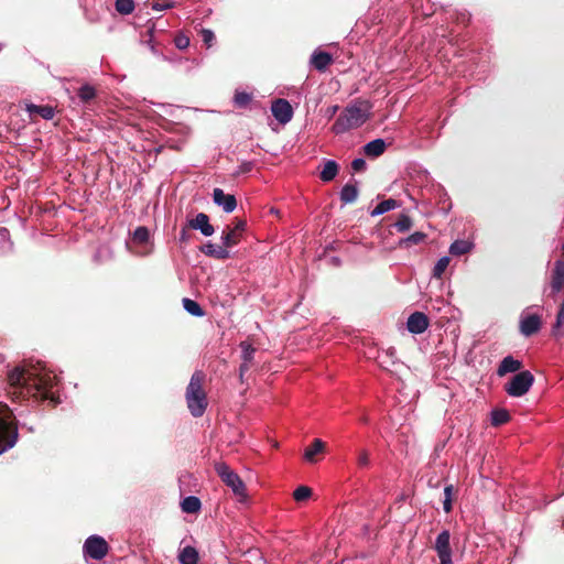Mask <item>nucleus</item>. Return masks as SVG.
<instances>
[{"instance_id":"f257e3e1","label":"nucleus","mask_w":564,"mask_h":564,"mask_svg":"<svg viewBox=\"0 0 564 564\" xmlns=\"http://www.w3.org/2000/svg\"><path fill=\"white\" fill-rule=\"evenodd\" d=\"M8 393L11 399L26 400H53L52 388L55 386L56 377L46 371L40 365L24 364L17 366L8 372Z\"/></svg>"},{"instance_id":"f03ea898","label":"nucleus","mask_w":564,"mask_h":564,"mask_svg":"<svg viewBox=\"0 0 564 564\" xmlns=\"http://www.w3.org/2000/svg\"><path fill=\"white\" fill-rule=\"evenodd\" d=\"M370 108V102L366 100H359L348 106L334 122L332 131L335 134H341L350 129L362 126L369 119Z\"/></svg>"},{"instance_id":"7ed1b4c3","label":"nucleus","mask_w":564,"mask_h":564,"mask_svg":"<svg viewBox=\"0 0 564 564\" xmlns=\"http://www.w3.org/2000/svg\"><path fill=\"white\" fill-rule=\"evenodd\" d=\"M205 373L203 371H195L186 388L185 400L191 414L194 417H200L208 405L207 394L203 388L205 382Z\"/></svg>"},{"instance_id":"20e7f679","label":"nucleus","mask_w":564,"mask_h":564,"mask_svg":"<svg viewBox=\"0 0 564 564\" xmlns=\"http://www.w3.org/2000/svg\"><path fill=\"white\" fill-rule=\"evenodd\" d=\"M17 441L14 415L7 404L0 403V454L13 447Z\"/></svg>"},{"instance_id":"39448f33","label":"nucleus","mask_w":564,"mask_h":564,"mask_svg":"<svg viewBox=\"0 0 564 564\" xmlns=\"http://www.w3.org/2000/svg\"><path fill=\"white\" fill-rule=\"evenodd\" d=\"M214 468L221 481L239 497V501H245L247 499V488L240 476L225 462L215 463Z\"/></svg>"},{"instance_id":"423d86ee","label":"nucleus","mask_w":564,"mask_h":564,"mask_svg":"<svg viewBox=\"0 0 564 564\" xmlns=\"http://www.w3.org/2000/svg\"><path fill=\"white\" fill-rule=\"evenodd\" d=\"M534 382V377L529 370H523L516 373L509 382L505 384V391L510 397L524 395Z\"/></svg>"},{"instance_id":"0eeeda50","label":"nucleus","mask_w":564,"mask_h":564,"mask_svg":"<svg viewBox=\"0 0 564 564\" xmlns=\"http://www.w3.org/2000/svg\"><path fill=\"white\" fill-rule=\"evenodd\" d=\"M246 228L247 221L242 218H235L232 220V225L226 226L221 236V240L225 247L232 248L234 246L238 245Z\"/></svg>"},{"instance_id":"6e6552de","label":"nucleus","mask_w":564,"mask_h":564,"mask_svg":"<svg viewBox=\"0 0 564 564\" xmlns=\"http://www.w3.org/2000/svg\"><path fill=\"white\" fill-rule=\"evenodd\" d=\"M109 551L106 540L99 535L89 536L84 543V552L94 560H102Z\"/></svg>"},{"instance_id":"1a4fd4ad","label":"nucleus","mask_w":564,"mask_h":564,"mask_svg":"<svg viewBox=\"0 0 564 564\" xmlns=\"http://www.w3.org/2000/svg\"><path fill=\"white\" fill-rule=\"evenodd\" d=\"M449 540L451 534L447 530L442 531L436 538L434 550L440 558V564H453Z\"/></svg>"},{"instance_id":"9d476101","label":"nucleus","mask_w":564,"mask_h":564,"mask_svg":"<svg viewBox=\"0 0 564 564\" xmlns=\"http://www.w3.org/2000/svg\"><path fill=\"white\" fill-rule=\"evenodd\" d=\"M273 117L281 123L286 124L293 118V108L286 99H275L271 106Z\"/></svg>"},{"instance_id":"9b49d317","label":"nucleus","mask_w":564,"mask_h":564,"mask_svg":"<svg viewBox=\"0 0 564 564\" xmlns=\"http://www.w3.org/2000/svg\"><path fill=\"white\" fill-rule=\"evenodd\" d=\"M189 229L199 230L205 237L214 235L215 228L209 223V216L205 213H198L195 218L187 221Z\"/></svg>"},{"instance_id":"f8f14e48","label":"nucleus","mask_w":564,"mask_h":564,"mask_svg":"<svg viewBox=\"0 0 564 564\" xmlns=\"http://www.w3.org/2000/svg\"><path fill=\"white\" fill-rule=\"evenodd\" d=\"M430 325L429 317L422 312L412 313L406 322V328L412 334L424 333Z\"/></svg>"},{"instance_id":"ddd939ff","label":"nucleus","mask_w":564,"mask_h":564,"mask_svg":"<svg viewBox=\"0 0 564 564\" xmlns=\"http://www.w3.org/2000/svg\"><path fill=\"white\" fill-rule=\"evenodd\" d=\"M213 200L220 206L225 213H231L237 207V199L231 194H226L221 188H214Z\"/></svg>"},{"instance_id":"4468645a","label":"nucleus","mask_w":564,"mask_h":564,"mask_svg":"<svg viewBox=\"0 0 564 564\" xmlns=\"http://www.w3.org/2000/svg\"><path fill=\"white\" fill-rule=\"evenodd\" d=\"M240 348L242 351V355H241L242 362L239 367V378H240V381L243 382V376L250 369V367L253 362V358H254V354H256L257 349L253 346H251L250 344H248L247 341H241Z\"/></svg>"},{"instance_id":"2eb2a0df","label":"nucleus","mask_w":564,"mask_h":564,"mask_svg":"<svg viewBox=\"0 0 564 564\" xmlns=\"http://www.w3.org/2000/svg\"><path fill=\"white\" fill-rule=\"evenodd\" d=\"M541 317L536 314H530L520 322V332L522 335L530 337L536 334L541 328Z\"/></svg>"},{"instance_id":"dca6fc26","label":"nucleus","mask_w":564,"mask_h":564,"mask_svg":"<svg viewBox=\"0 0 564 564\" xmlns=\"http://www.w3.org/2000/svg\"><path fill=\"white\" fill-rule=\"evenodd\" d=\"M228 248L229 247H225L224 243H223V246H217L212 242H207L199 247V251L203 252L207 257H212V258H215L218 260H225L230 257Z\"/></svg>"},{"instance_id":"f3484780","label":"nucleus","mask_w":564,"mask_h":564,"mask_svg":"<svg viewBox=\"0 0 564 564\" xmlns=\"http://www.w3.org/2000/svg\"><path fill=\"white\" fill-rule=\"evenodd\" d=\"M522 367V361L514 359L512 356H507L500 361L497 369V375L499 377H503L510 372H520Z\"/></svg>"},{"instance_id":"a211bd4d","label":"nucleus","mask_w":564,"mask_h":564,"mask_svg":"<svg viewBox=\"0 0 564 564\" xmlns=\"http://www.w3.org/2000/svg\"><path fill=\"white\" fill-rule=\"evenodd\" d=\"M333 63V56L323 51H316L311 57V64L318 72H325L326 68Z\"/></svg>"},{"instance_id":"6ab92c4d","label":"nucleus","mask_w":564,"mask_h":564,"mask_svg":"<svg viewBox=\"0 0 564 564\" xmlns=\"http://www.w3.org/2000/svg\"><path fill=\"white\" fill-rule=\"evenodd\" d=\"M326 444L319 438H315L312 444L305 448L304 451V458L308 463H316L317 458L316 456L318 454H323L325 451Z\"/></svg>"},{"instance_id":"aec40b11","label":"nucleus","mask_w":564,"mask_h":564,"mask_svg":"<svg viewBox=\"0 0 564 564\" xmlns=\"http://www.w3.org/2000/svg\"><path fill=\"white\" fill-rule=\"evenodd\" d=\"M387 144L383 139H375L364 147V153L369 158H378L386 151Z\"/></svg>"},{"instance_id":"412c9836","label":"nucleus","mask_w":564,"mask_h":564,"mask_svg":"<svg viewBox=\"0 0 564 564\" xmlns=\"http://www.w3.org/2000/svg\"><path fill=\"white\" fill-rule=\"evenodd\" d=\"M338 171H339L338 163L333 160H328L324 163V167H323L322 172L319 173V178L323 182H330L337 176Z\"/></svg>"},{"instance_id":"4be33fe9","label":"nucleus","mask_w":564,"mask_h":564,"mask_svg":"<svg viewBox=\"0 0 564 564\" xmlns=\"http://www.w3.org/2000/svg\"><path fill=\"white\" fill-rule=\"evenodd\" d=\"M28 112L30 116L37 115L42 117L43 119H52L55 115V110L52 106L45 105V106H36V105H28L26 107Z\"/></svg>"},{"instance_id":"5701e85b","label":"nucleus","mask_w":564,"mask_h":564,"mask_svg":"<svg viewBox=\"0 0 564 564\" xmlns=\"http://www.w3.org/2000/svg\"><path fill=\"white\" fill-rule=\"evenodd\" d=\"M358 197V188L355 184L347 183L340 191V200L344 204H351Z\"/></svg>"},{"instance_id":"b1692460","label":"nucleus","mask_w":564,"mask_h":564,"mask_svg":"<svg viewBox=\"0 0 564 564\" xmlns=\"http://www.w3.org/2000/svg\"><path fill=\"white\" fill-rule=\"evenodd\" d=\"M178 560L181 564H197L198 562V553L193 546H185L180 555Z\"/></svg>"},{"instance_id":"393cba45","label":"nucleus","mask_w":564,"mask_h":564,"mask_svg":"<svg viewBox=\"0 0 564 564\" xmlns=\"http://www.w3.org/2000/svg\"><path fill=\"white\" fill-rule=\"evenodd\" d=\"M473 243L468 240H455L449 247V253L453 256H463L468 253Z\"/></svg>"},{"instance_id":"a878e982","label":"nucleus","mask_w":564,"mask_h":564,"mask_svg":"<svg viewBox=\"0 0 564 564\" xmlns=\"http://www.w3.org/2000/svg\"><path fill=\"white\" fill-rule=\"evenodd\" d=\"M200 500L195 496H188L181 502V508L186 513H196L200 510Z\"/></svg>"},{"instance_id":"bb28decb","label":"nucleus","mask_w":564,"mask_h":564,"mask_svg":"<svg viewBox=\"0 0 564 564\" xmlns=\"http://www.w3.org/2000/svg\"><path fill=\"white\" fill-rule=\"evenodd\" d=\"M399 206L398 202L393 198H389L379 203L370 213L372 217L382 215L391 209Z\"/></svg>"},{"instance_id":"cd10ccee","label":"nucleus","mask_w":564,"mask_h":564,"mask_svg":"<svg viewBox=\"0 0 564 564\" xmlns=\"http://www.w3.org/2000/svg\"><path fill=\"white\" fill-rule=\"evenodd\" d=\"M183 306H184L185 311L193 316L202 317L205 314L202 306L194 300H191L187 297L183 299Z\"/></svg>"},{"instance_id":"c85d7f7f","label":"nucleus","mask_w":564,"mask_h":564,"mask_svg":"<svg viewBox=\"0 0 564 564\" xmlns=\"http://www.w3.org/2000/svg\"><path fill=\"white\" fill-rule=\"evenodd\" d=\"M510 421V414L505 409H496L491 412V425L500 426Z\"/></svg>"},{"instance_id":"c756f323","label":"nucleus","mask_w":564,"mask_h":564,"mask_svg":"<svg viewBox=\"0 0 564 564\" xmlns=\"http://www.w3.org/2000/svg\"><path fill=\"white\" fill-rule=\"evenodd\" d=\"M77 95L84 104H88L96 98V89L91 85L85 84L78 89Z\"/></svg>"},{"instance_id":"7c9ffc66","label":"nucleus","mask_w":564,"mask_h":564,"mask_svg":"<svg viewBox=\"0 0 564 564\" xmlns=\"http://www.w3.org/2000/svg\"><path fill=\"white\" fill-rule=\"evenodd\" d=\"M425 238H426V235L424 232L416 231V232L410 235L409 237L401 239L399 242V246L409 248L413 245H419V243L423 242L425 240Z\"/></svg>"},{"instance_id":"2f4dec72","label":"nucleus","mask_w":564,"mask_h":564,"mask_svg":"<svg viewBox=\"0 0 564 564\" xmlns=\"http://www.w3.org/2000/svg\"><path fill=\"white\" fill-rule=\"evenodd\" d=\"M115 9L118 13L127 15L133 12L134 1L133 0H116Z\"/></svg>"},{"instance_id":"473e14b6","label":"nucleus","mask_w":564,"mask_h":564,"mask_svg":"<svg viewBox=\"0 0 564 564\" xmlns=\"http://www.w3.org/2000/svg\"><path fill=\"white\" fill-rule=\"evenodd\" d=\"M149 229L144 226H140L133 231L132 239L138 245H145L149 241Z\"/></svg>"},{"instance_id":"72a5a7b5","label":"nucleus","mask_w":564,"mask_h":564,"mask_svg":"<svg viewBox=\"0 0 564 564\" xmlns=\"http://www.w3.org/2000/svg\"><path fill=\"white\" fill-rule=\"evenodd\" d=\"M451 258L449 257H442L433 269V278L441 279L444 272L446 271L447 267L449 265Z\"/></svg>"},{"instance_id":"f704fd0d","label":"nucleus","mask_w":564,"mask_h":564,"mask_svg":"<svg viewBox=\"0 0 564 564\" xmlns=\"http://www.w3.org/2000/svg\"><path fill=\"white\" fill-rule=\"evenodd\" d=\"M412 225V219L408 215L401 214L395 221L394 227L399 232H405L411 229Z\"/></svg>"},{"instance_id":"c9c22d12","label":"nucleus","mask_w":564,"mask_h":564,"mask_svg":"<svg viewBox=\"0 0 564 564\" xmlns=\"http://www.w3.org/2000/svg\"><path fill=\"white\" fill-rule=\"evenodd\" d=\"M313 491L307 486H300L293 492L295 501L301 502L307 500L312 496Z\"/></svg>"},{"instance_id":"e433bc0d","label":"nucleus","mask_w":564,"mask_h":564,"mask_svg":"<svg viewBox=\"0 0 564 564\" xmlns=\"http://www.w3.org/2000/svg\"><path fill=\"white\" fill-rule=\"evenodd\" d=\"M234 101L238 108H246L251 101V95L245 91H237Z\"/></svg>"},{"instance_id":"4c0bfd02","label":"nucleus","mask_w":564,"mask_h":564,"mask_svg":"<svg viewBox=\"0 0 564 564\" xmlns=\"http://www.w3.org/2000/svg\"><path fill=\"white\" fill-rule=\"evenodd\" d=\"M564 285V276L562 274H555V272H552V280H551V289L553 293H557L562 290Z\"/></svg>"},{"instance_id":"58836bf2","label":"nucleus","mask_w":564,"mask_h":564,"mask_svg":"<svg viewBox=\"0 0 564 564\" xmlns=\"http://www.w3.org/2000/svg\"><path fill=\"white\" fill-rule=\"evenodd\" d=\"M452 495H453V485H448L444 489L445 499L443 501V508L445 512H451L452 510Z\"/></svg>"},{"instance_id":"ea45409f","label":"nucleus","mask_w":564,"mask_h":564,"mask_svg":"<svg viewBox=\"0 0 564 564\" xmlns=\"http://www.w3.org/2000/svg\"><path fill=\"white\" fill-rule=\"evenodd\" d=\"M202 40L203 42L210 47L213 44V41L215 40V34L212 30L203 29L200 31Z\"/></svg>"},{"instance_id":"a19ab883","label":"nucleus","mask_w":564,"mask_h":564,"mask_svg":"<svg viewBox=\"0 0 564 564\" xmlns=\"http://www.w3.org/2000/svg\"><path fill=\"white\" fill-rule=\"evenodd\" d=\"M174 43L177 48L185 50L189 46V39L186 35L178 34L175 36Z\"/></svg>"},{"instance_id":"79ce46f5","label":"nucleus","mask_w":564,"mask_h":564,"mask_svg":"<svg viewBox=\"0 0 564 564\" xmlns=\"http://www.w3.org/2000/svg\"><path fill=\"white\" fill-rule=\"evenodd\" d=\"M357 463L360 467H367L369 465V453L366 449L359 451Z\"/></svg>"},{"instance_id":"37998d69","label":"nucleus","mask_w":564,"mask_h":564,"mask_svg":"<svg viewBox=\"0 0 564 564\" xmlns=\"http://www.w3.org/2000/svg\"><path fill=\"white\" fill-rule=\"evenodd\" d=\"M366 161L361 158L355 159L351 162V169L354 172H361L366 169Z\"/></svg>"},{"instance_id":"c03bdc74","label":"nucleus","mask_w":564,"mask_h":564,"mask_svg":"<svg viewBox=\"0 0 564 564\" xmlns=\"http://www.w3.org/2000/svg\"><path fill=\"white\" fill-rule=\"evenodd\" d=\"M189 228L187 227V224L181 229V232H180V242L181 243H187L188 240H189V234H188V230Z\"/></svg>"},{"instance_id":"a18cd8bd","label":"nucleus","mask_w":564,"mask_h":564,"mask_svg":"<svg viewBox=\"0 0 564 564\" xmlns=\"http://www.w3.org/2000/svg\"><path fill=\"white\" fill-rule=\"evenodd\" d=\"M173 3L169 2V3H160V2H153L152 3V9L153 10H164V9H170V8H173Z\"/></svg>"},{"instance_id":"49530a36","label":"nucleus","mask_w":564,"mask_h":564,"mask_svg":"<svg viewBox=\"0 0 564 564\" xmlns=\"http://www.w3.org/2000/svg\"><path fill=\"white\" fill-rule=\"evenodd\" d=\"M553 272H555V274H562V276H564V263H563V260H557L555 262Z\"/></svg>"},{"instance_id":"de8ad7c7","label":"nucleus","mask_w":564,"mask_h":564,"mask_svg":"<svg viewBox=\"0 0 564 564\" xmlns=\"http://www.w3.org/2000/svg\"><path fill=\"white\" fill-rule=\"evenodd\" d=\"M252 169V163L251 162H246L243 163L241 166H240V172L241 173H247V172H250Z\"/></svg>"},{"instance_id":"09e8293b","label":"nucleus","mask_w":564,"mask_h":564,"mask_svg":"<svg viewBox=\"0 0 564 564\" xmlns=\"http://www.w3.org/2000/svg\"><path fill=\"white\" fill-rule=\"evenodd\" d=\"M387 355H389L390 357H394V355H395V350H394V348H389V349L387 350Z\"/></svg>"},{"instance_id":"8fccbe9b","label":"nucleus","mask_w":564,"mask_h":564,"mask_svg":"<svg viewBox=\"0 0 564 564\" xmlns=\"http://www.w3.org/2000/svg\"><path fill=\"white\" fill-rule=\"evenodd\" d=\"M338 109V106H334L332 109H330V116L335 115V112L337 111Z\"/></svg>"},{"instance_id":"3c124183","label":"nucleus","mask_w":564,"mask_h":564,"mask_svg":"<svg viewBox=\"0 0 564 564\" xmlns=\"http://www.w3.org/2000/svg\"><path fill=\"white\" fill-rule=\"evenodd\" d=\"M150 47H151V51L154 52L155 51V47L153 44H150Z\"/></svg>"},{"instance_id":"603ef678","label":"nucleus","mask_w":564,"mask_h":564,"mask_svg":"<svg viewBox=\"0 0 564 564\" xmlns=\"http://www.w3.org/2000/svg\"><path fill=\"white\" fill-rule=\"evenodd\" d=\"M152 32H153V28H151V29L148 31V33H149L150 35L152 34Z\"/></svg>"},{"instance_id":"864d4df0","label":"nucleus","mask_w":564,"mask_h":564,"mask_svg":"<svg viewBox=\"0 0 564 564\" xmlns=\"http://www.w3.org/2000/svg\"><path fill=\"white\" fill-rule=\"evenodd\" d=\"M563 251H564V243H563Z\"/></svg>"},{"instance_id":"5fc2aeb1","label":"nucleus","mask_w":564,"mask_h":564,"mask_svg":"<svg viewBox=\"0 0 564 564\" xmlns=\"http://www.w3.org/2000/svg\"><path fill=\"white\" fill-rule=\"evenodd\" d=\"M563 263H564V259H563Z\"/></svg>"}]
</instances>
